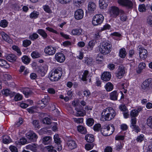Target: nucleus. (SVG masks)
<instances>
[{
    "label": "nucleus",
    "instance_id": "15",
    "mask_svg": "<svg viewBox=\"0 0 152 152\" xmlns=\"http://www.w3.org/2000/svg\"><path fill=\"white\" fill-rule=\"evenodd\" d=\"M26 148L33 152H36L38 149L39 146L37 144L32 143L29 144L26 147Z\"/></svg>",
    "mask_w": 152,
    "mask_h": 152
},
{
    "label": "nucleus",
    "instance_id": "6",
    "mask_svg": "<svg viewBox=\"0 0 152 152\" xmlns=\"http://www.w3.org/2000/svg\"><path fill=\"white\" fill-rule=\"evenodd\" d=\"M118 2L120 5L128 9H132V7L133 3L129 0H118Z\"/></svg>",
    "mask_w": 152,
    "mask_h": 152
},
{
    "label": "nucleus",
    "instance_id": "63",
    "mask_svg": "<svg viewBox=\"0 0 152 152\" xmlns=\"http://www.w3.org/2000/svg\"><path fill=\"white\" fill-rule=\"evenodd\" d=\"M92 61V59L91 58H87L85 60V62L88 65H91V63Z\"/></svg>",
    "mask_w": 152,
    "mask_h": 152
},
{
    "label": "nucleus",
    "instance_id": "33",
    "mask_svg": "<svg viewBox=\"0 0 152 152\" xmlns=\"http://www.w3.org/2000/svg\"><path fill=\"white\" fill-rule=\"evenodd\" d=\"M127 54V53L124 48L121 49L119 51V56L122 58H124Z\"/></svg>",
    "mask_w": 152,
    "mask_h": 152
},
{
    "label": "nucleus",
    "instance_id": "62",
    "mask_svg": "<svg viewBox=\"0 0 152 152\" xmlns=\"http://www.w3.org/2000/svg\"><path fill=\"white\" fill-rule=\"evenodd\" d=\"M27 142L26 139L25 138H22L20 140V142H19L20 144L23 145L26 143Z\"/></svg>",
    "mask_w": 152,
    "mask_h": 152
},
{
    "label": "nucleus",
    "instance_id": "12",
    "mask_svg": "<svg viewBox=\"0 0 152 152\" xmlns=\"http://www.w3.org/2000/svg\"><path fill=\"white\" fill-rule=\"evenodd\" d=\"M152 85V79L150 78L144 81L142 84L141 86L142 88L144 89H148L149 88L150 86Z\"/></svg>",
    "mask_w": 152,
    "mask_h": 152
},
{
    "label": "nucleus",
    "instance_id": "34",
    "mask_svg": "<svg viewBox=\"0 0 152 152\" xmlns=\"http://www.w3.org/2000/svg\"><path fill=\"white\" fill-rule=\"evenodd\" d=\"M37 33L41 35L44 38H46L47 37V34L45 31L42 29H39L37 31Z\"/></svg>",
    "mask_w": 152,
    "mask_h": 152
},
{
    "label": "nucleus",
    "instance_id": "54",
    "mask_svg": "<svg viewBox=\"0 0 152 152\" xmlns=\"http://www.w3.org/2000/svg\"><path fill=\"white\" fill-rule=\"evenodd\" d=\"M72 0H58V2L62 4H64L69 3Z\"/></svg>",
    "mask_w": 152,
    "mask_h": 152
},
{
    "label": "nucleus",
    "instance_id": "32",
    "mask_svg": "<svg viewBox=\"0 0 152 152\" xmlns=\"http://www.w3.org/2000/svg\"><path fill=\"white\" fill-rule=\"evenodd\" d=\"M77 130L82 134H86L87 133L86 129L82 126H77Z\"/></svg>",
    "mask_w": 152,
    "mask_h": 152
},
{
    "label": "nucleus",
    "instance_id": "60",
    "mask_svg": "<svg viewBox=\"0 0 152 152\" xmlns=\"http://www.w3.org/2000/svg\"><path fill=\"white\" fill-rule=\"evenodd\" d=\"M9 149L11 152H18L17 148L14 146H11L9 147Z\"/></svg>",
    "mask_w": 152,
    "mask_h": 152
},
{
    "label": "nucleus",
    "instance_id": "10",
    "mask_svg": "<svg viewBox=\"0 0 152 152\" xmlns=\"http://www.w3.org/2000/svg\"><path fill=\"white\" fill-rule=\"evenodd\" d=\"M26 137L28 139L32 142L36 141L38 138V136L36 134L32 132L27 133L26 134Z\"/></svg>",
    "mask_w": 152,
    "mask_h": 152
},
{
    "label": "nucleus",
    "instance_id": "11",
    "mask_svg": "<svg viewBox=\"0 0 152 152\" xmlns=\"http://www.w3.org/2000/svg\"><path fill=\"white\" fill-rule=\"evenodd\" d=\"M125 73L124 68L121 66H119L115 73V75L117 77L121 79L124 76Z\"/></svg>",
    "mask_w": 152,
    "mask_h": 152
},
{
    "label": "nucleus",
    "instance_id": "42",
    "mask_svg": "<svg viewBox=\"0 0 152 152\" xmlns=\"http://www.w3.org/2000/svg\"><path fill=\"white\" fill-rule=\"evenodd\" d=\"M139 111L136 110H132L130 113V116L131 118L135 117L138 115Z\"/></svg>",
    "mask_w": 152,
    "mask_h": 152
},
{
    "label": "nucleus",
    "instance_id": "30",
    "mask_svg": "<svg viewBox=\"0 0 152 152\" xmlns=\"http://www.w3.org/2000/svg\"><path fill=\"white\" fill-rule=\"evenodd\" d=\"M0 66H4L5 68H8L10 66L5 60L0 58Z\"/></svg>",
    "mask_w": 152,
    "mask_h": 152
},
{
    "label": "nucleus",
    "instance_id": "22",
    "mask_svg": "<svg viewBox=\"0 0 152 152\" xmlns=\"http://www.w3.org/2000/svg\"><path fill=\"white\" fill-rule=\"evenodd\" d=\"M52 140V138L50 136H45L42 138V143L45 145L50 144Z\"/></svg>",
    "mask_w": 152,
    "mask_h": 152
},
{
    "label": "nucleus",
    "instance_id": "1",
    "mask_svg": "<svg viewBox=\"0 0 152 152\" xmlns=\"http://www.w3.org/2000/svg\"><path fill=\"white\" fill-rule=\"evenodd\" d=\"M116 115L115 110L112 108H107L102 112L101 119L103 121H109L113 118Z\"/></svg>",
    "mask_w": 152,
    "mask_h": 152
},
{
    "label": "nucleus",
    "instance_id": "59",
    "mask_svg": "<svg viewBox=\"0 0 152 152\" xmlns=\"http://www.w3.org/2000/svg\"><path fill=\"white\" fill-rule=\"evenodd\" d=\"M22 99V96L19 94H17L15 96L14 99L16 101L21 100Z\"/></svg>",
    "mask_w": 152,
    "mask_h": 152
},
{
    "label": "nucleus",
    "instance_id": "23",
    "mask_svg": "<svg viewBox=\"0 0 152 152\" xmlns=\"http://www.w3.org/2000/svg\"><path fill=\"white\" fill-rule=\"evenodd\" d=\"M2 93L3 94L6 96L10 95L11 96H12L15 95V93L14 92H12L9 89L3 90L2 91Z\"/></svg>",
    "mask_w": 152,
    "mask_h": 152
},
{
    "label": "nucleus",
    "instance_id": "43",
    "mask_svg": "<svg viewBox=\"0 0 152 152\" xmlns=\"http://www.w3.org/2000/svg\"><path fill=\"white\" fill-rule=\"evenodd\" d=\"M3 142L5 144H8L11 142V140L10 137L8 136H5L3 137Z\"/></svg>",
    "mask_w": 152,
    "mask_h": 152
},
{
    "label": "nucleus",
    "instance_id": "31",
    "mask_svg": "<svg viewBox=\"0 0 152 152\" xmlns=\"http://www.w3.org/2000/svg\"><path fill=\"white\" fill-rule=\"evenodd\" d=\"M146 66V64L145 63L141 62L140 63L138 66V69L137 71L138 73H140L142 70L144 69Z\"/></svg>",
    "mask_w": 152,
    "mask_h": 152
},
{
    "label": "nucleus",
    "instance_id": "3",
    "mask_svg": "<svg viewBox=\"0 0 152 152\" xmlns=\"http://www.w3.org/2000/svg\"><path fill=\"white\" fill-rule=\"evenodd\" d=\"M111 48L112 45L110 42H104L100 44L99 50L102 54L106 55L111 52Z\"/></svg>",
    "mask_w": 152,
    "mask_h": 152
},
{
    "label": "nucleus",
    "instance_id": "24",
    "mask_svg": "<svg viewBox=\"0 0 152 152\" xmlns=\"http://www.w3.org/2000/svg\"><path fill=\"white\" fill-rule=\"evenodd\" d=\"M83 33V30L81 28H77L72 30V33L73 35H80Z\"/></svg>",
    "mask_w": 152,
    "mask_h": 152
},
{
    "label": "nucleus",
    "instance_id": "49",
    "mask_svg": "<svg viewBox=\"0 0 152 152\" xmlns=\"http://www.w3.org/2000/svg\"><path fill=\"white\" fill-rule=\"evenodd\" d=\"M147 23L150 26H152V16H149L147 18Z\"/></svg>",
    "mask_w": 152,
    "mask_h": 152
},
{
    "label": "nucleus",
    "instance_id": "51",
    "mask_svg": "<svg viewBox=\"0 0 152 152\" xmlns=\"http://www.w3.org/2000/svg\"><path fill=\"white\" fill-rule=\"evenodd\" d=\"M101 125L100 124H96L94 126V129L95 131H98L100 130Z\"/></svg>",
    "mask_w": 152,
    "mask_h": 152
},
{
    "label": "nucleus",
    "instance_id": "39",
    "mask_svg": "<svg viewBox=\"0 0 152 152\" xmlns=\"http://www.w3.org/2000/svg\"><path fill=\"white\" fill-rule=\"evenodd\" d=\"M22 61L25 64H28L30 61V59L26 56H24L22 58Z\"/></svg>",
    "mask_w": 152,
    "mask_h": 152
},
{
    "label": "nucleus",
    "instance_id": "7",
    "mask_svg": "<svg viewBox=\"0 0 152 152\" xmlns=\"http://www.w3.org/2000/svg\"><path fill=\"white\" fill-rule=\"evenodd\" d=\"M110 16L113 18H116L119 15V10L118 7L115 6H112L109 9Z\"/></svg>",
    "mask_w": 152,
    "mask_h": 152
},
{
    "label": "nucleus",
    "instance_id": "52",
    "mask_svg": "<svg viewBox=\"0 0 152 152\" xmlns=\"http://www.w3.org/2000/svg\"><path fill=\"white\" fill-rule=\"evenodd\" d=\"M152 117H150L147 120V124L148 126L152 128Z\"/></svg>",
    "mask_w": 152,
    "mask_h": 152
},
{
    "label": "nucleus",
    "instance_id": "61",
    "mask_svg": "<svg viewBox=\"0 0 152 152\" xmlns=\"http://www.w3.org/2000/svg\"><path fill=\"white\" fill-rule=\"evenodd\" d=\"M95 42L94 40L90 41L88 43V46L90 47L91 50L93 47L94 46Z\"/></svg>",
    "mask_w": 152,
    "mask_h": 152
},
{
    "label": "nucleus",
    "instance_id": "28",
    "mask_svg": "<svg viewBox=\"0 0 152 152\" xmlns=\"http://www.w3.org/2000/svg\"><path fill=\"white\" fill-rule=\"evenodd\" d=\"M148 8H149V4H147L145 7L144 4H140L139 6V11L140 12H145Z\"/></svg>",
    "mask_w": 152,
    "mask_h": 152
},
{
    "label": "nucleus",
    "instance_id": "18",
    "mask_svg": "<svg viewBox=\"0 0 152 152\" xmlns=\"http://www.w3.org/2000/svg\"><path fill=\"white\" fill-rule=\"evenodd\" d=\"M68 148L69 149L72 150L76 148L77 144L75 142L72 140H69L67 142Z\"/></svg>",
    "mask_w": 152,
    "mask_h": 152
},
{
    "label": "nucleus",
    "instance_id": "55",
    "mask_svg": "<svg viewBox=\"0 0 152 152\" xmlns=\"http://www.w3.org/2000/svg\"><path fill=\"white\" fill-rule=\"evenodd\" d=\"M74 121L77 124H80L83 122V118H73Z\"/></svg>",
    "mask_w": 152,
    "mask_h": 152
},
{
    "label": "nucleus",
    "instance_id": "44",
    "mask_svg": "<svg viewBox=\"0 0 152 152\" xmlns=\"http://www.w3.org/2000/svg\"><path fill=\"white\" fill-rule=\"evenodd\" d=\"M54 141L58 145H60L61 142V141L60 140V138L59 137L58 135L55 134L54 136Z\"/></svg>",
    "mask_w": 152,
    "mask_h": 152
},
{
    "label": "nucleus",
    "instance_id": "16",
    "mask_svg": "<svg viewBox=\"0 0 152 152\" xmlns=\"http://www.w3.org/2000/svg\"><path fill=\"white\" fill-rule=\"evenodd\" d=\"M111 77V74L109 72H105L101 75L102 79L104 81H107L109 80Z\"/></svg>",
    "mask_w": 152,
    "mask_h": 152
},
{
    "label": "nucleus",
    "instance_id": "8",
    "mask_svg": "<svg viewBox=\"0 0 152 152\" xmlns=\"http://www.w3.org/2000/svg\"><path fill=\"white\" fill-rule=\"evenodd\" d=\"M56 48L51 46H48L44 49V52L48 55H53L55 54L56 52Z\"/></svg>",
    "mask_w": 152,
    "mask_h": 152
},
{
    "label": "nucleus",
    "instance_id": "46",
    "mask_svg": "<svg viewBox=\"0 0 152 152\" xmlns=\"http://www.w3.org/2000/svg\"><path fill=\"white\" fill-rule=\"evenodd\" d=\"M31 43V41L28 40H25L23 41V46L25 47H26L29 46Z\"/></svg>",
    "mask_w": 152,
    "mask_h": 152
},
{
    "label": "nucleus",
    "instance_id": "4",
    "mask_svg": "<svg viewBox=\"0 0 152 152\" xmlns=\"http://www.w3.org/2000/svg\"><path fill=\"white\" fill-rule=\"evenodd\" d=\"M115 130L114 126L113 125H105L102 127L101 132L104 136H110L112 134Z\"/></svg>",
    "mask_w": 152,
    "mask_h": 152
},
{
    "label": "nucleus",
    "instance_id": "14",
    "mask_svg": "<svg viewBox=\"0 0 152 152\" xmlns=\"http://www.w3.org/2000/svg\"><path fill=\"white\" fill-rule=\"evenodd\" d=\"M83 16L84 12L81 9L77 10L75 11V18L77 20L82 19L83 18Z\"/></svg>",
    "mask_w": 152,
    "mask_h": 152
},
{
    "label": "nucleus",
    "instance_id": "29",
    "mask_svg": "<svg viewBox=\"0 0 152 152\" xmlns=\"http://www.w3.org/2000/svg\"><path fill=\"white\" fill-rule=\"evenodd\" d=\"M118 96V94L117 91H114L110 94V98L112 100H117Z\"/></svg>",
    "mask_w": 152,
    "mask_h": 152
},
{
    "label": "nucleus",
    "instance_id": "47",
    "mask_svg": "<svg viewBox=\"0 0 152 152\" xmlns=\"http://www.w3.org/2000/svg\"><path fill=\"white\" fill-rule=\"evenodd\" d=\"M144 138V135L142 134H140L137 136V138L136 139V140L138 142H141L143 140Z\"/></svg>",
    "mask_w": 152,
    "mask_h": 152
},
{
    "label": "nucleus",
    "instance_id": "48",
    "mask_svg": "<svg viewBox=\"0 0 152 152\" xmlns=\"http://www.w3.org/2000/svg\"><path fill=\"white\" fill-rule=\"evenodd\" d=\"M43 122L44 124H49L51 123V121L49 118L46 117L43 119Z\"/></svg>",
    "mask_w": 152,
    "mask_h": 152
},
{
    "label": "nucleus",
    "instance_id": "58",
    "mask_svg": "<svg viewBox=\"0 0 152 152\" xmlns=\"http://www.w3.org/2000/svg\"><path fill=\"white\" fill-rule=\"evenodd\" d=\"M85 115V113L83 110H81L80 111L76 113V115L78 116H83Z\"/></svg>",
    "mask_w": 152,
    "mask_h": 152
},
{
    "label": "nucleus",
    "instance_id": "38",
    "mask_svg": "<svg viewBox=\"0 0 152 152\" xmlns=\"http://www.w3.org/2000/svg\"><path fill=\"white\" fill-rule=\"evenodd\" d=\"M50 99V98L49 96H48V95H46L45 96V98L42 99L41 102H42L44 103V104H45L47 105L48 104V102H49Z\"/></svg>",
    "mask_w": 152,
    "mask_h": 152
},
{
    "label": "nucleus",
    "instance_id": "40",
    "mask_svg": "<svg viewBox=\"0 0 152 152\" xmlns=\"http://www.w3.org/2000/svg\"><path fill=\"white\" fill-rule=\"evenodd\" d=\"M31 55L32 58H35L40 57L41 54L38 52L34 51L32 53Z\"/></svg>",
    "mask_w": 152,
    "mask_h": 152
},
{
    "label": "nucleus",
    "instance_id": "2",
    "mask_svg": "<svg viewBox=\"0 0 152 152\" xmlns=\"http://www.w3.org/2000/svg\"><path fill=\"white\" fill-rule=\"evenodd\" d=\"M62 74V70L60 67L53 69L49 74L50 79L52 81H57L61 78Z\"/></svg>",
    "mask_w": 152,
    "mask_h": 152
},
{
    "label": "nucleus",
    "instance_id": "27",
    "mask_svg": "<svg viewBox=\"0 0 152 152\" xmlns=\"http://www.w3.org/2000/svg\"><path fill=\"white\" fill-rule=\"evenodd\" d=\"M7 59L9 61L13 62L16 61L17 59V57L14 54H10L7 56Z\"/></svg>",
    "mask_w": 152,
    "mask_h": 152
},
{
    "label": "nucleus",
    "instance_id": "13",
    "mask_svg": "<svg viewBox=\"0 0 152 152\" xmlns=\"http://www.w3.org/2000/svg\"><path fill=\"white\" fill-rule=\"evenodd\" d=\"M55 58L56 60L60 63L63 62L65 59V56L61 53H56L55 55Z\"/></svg>",
    "mask_w": 152,
    "mask_h": 152
},
{
    "label": "nucleus",
    "instance_id": "21",
    "mask_svg": "<svg viewBox=\"0 0 152 152\" xmlns=\"http://www.w3.org/2000/svg\"><path fill=\"white\" fill-rule=\"evenodd\" d=\"M0 35L2 38L5 41L9 43L11 42L12 40L10 38L9 36L5 32H1Z\"/></svg>",
    "mask_w": 152,
    "mask_h": 152
},
{
    "label": "nucleus",
    "instance_id": "56",
    "mask_svg": "<svg viewBox=\"0 0 152 152\" xmlns=\"http://www.w3.org/2000/svg\"><path fill=\"white\" fill-rule=\"evenodd\" d=\"M32 124L35 128L39 129L40 127L39 121L37 120H34L32 122Z\"/></svg>",
    "mask_w": 152,
    "mask_h": 152
},
{
    "label": "nucleus",
    "instance_id": "20",
    "mask_svg": "<svg viewBox=\"0 0 152 152\" xmlns=\"http://www.w3.org/2000/svg\"><path fill=\"white\" fill-rule=\"evenodd\" d=\"M48 68L47 66L42 67L40 68L38 71V73L42 76L43 77L45 75L47 72Z\"/></svg>",
    "mask_w": 152,
    "mask_h": 152
},
{
    "label": "nucleus",
    "instance_id": "26",
    "mask_svg": "<svg viewBox=\"0 0 152 152\" xmlns=\"http://www.w3.org/2000/svg\"><path fill=\"white\" fill-rule=\"evenodd\" d=\"M85 139L87 142L91 143L94 141V136L91 134H87L85 137Z\"/></svg>",
    "mask_w": 152,
    "mask_h": 152
},
{
    "label": "nucleus",
    "instance_id": "9",
    "mask_svg": "<svg viewBox=\"0 0 152 152\" xmlns=\"http://www.w3.org/2000/svg\"><path fill=\"white\" fill-rule=\"evenodd\" d=\"M139 51L140 57L142 59H144L147 57V51L141 46H139L138 47Z\"/></svg>",
    "mask_w": 152,
    "mask_h": 152
},
{
    "label": "nucleus",
    "instance_id": "25",
    "mask_svg": "<svg viewBox=\"0 0 152 152\" xmlns=\"http://www.w3.org/2000/svg\"><path fill=\"white\" fill-rule=\"evenodd\" d=\"M96 9V5L93 2H90L88 6V9L91 12H92L95 10Z\"/></svg>",
    "mask_w": 152,
    "mask_h": 152
},
{
    "label": "nucleus",
    "instance_id": "50",
    "mask_svg": "<svg viewBox=\"0 0 152 152\" xmlns=\"http://www.w3.org/2000/svg\"><path fill=\"white\" fill-rule=\"evenodd\" d=\"M12 48L13 50L17 52L18 55L20 56L21 55L22 53L20 49L18 47L15 46H13L12 47Z\"/></svg>",
    "mask_w": 152,
    "mask_h": 152
},
{
    "label": "nucleus",
    "instance_id": "57",
    "mask_svg": "<svg viewBox=\"0 0 152 152\" xmlns=\"http://www.w3.org/2000/svg\"><path fill=\"white\" fill-rule=\"evenodd\" d=\"M31 91L28 89L24 90L23 91V93L25 96L27 97L28 96L31 94Z\"/></svg>",
    "mask_w": 152,
    "mask_h": 152
},
{
    "label": "nucleus",
    "instance_id": "45",
    "mask_svg": "<svg viewBox=\"0 0 152 152\" xmlns=\"http://www.w3.org/2000/svg\"><path fill=\"white\" fill-rule=\"evenodd\" d=\"M7 25L8 22L6 20H4L1 21L0 25L1 27L5 28L7 26Z\"/></svg>",
    "mask_w": 152,
    "mask_h": 152
},
{
    "label": "nucleus",
    "instance_id": "5",
    "mask_svg": "<svg viewBox=\"0 0 152 152\" xmlns=\"http://www.w3.org/2000/svg\"><path fill=\"white\" fill-rule=\"evenodd\" d=\"M104 19V17L101 14H98L95 15L93 17L92 23L94 26L101 24Z\"/></svg>",
    "mask_w": 152,
    "mask_h": 152
},
{
    "label": "nucleus",
    "instance_id": "36",
    "mask_svg": "<svg viewBox=\"0 0 152 152\" xmlns=\"http://www.w3.org/2000/svg\"><path fill=\"white\" fill-rule=\"evenodd\" d=\"M106 90L108 91H112L113 89V85L111 83L108 82L105 86Z\"/></svg>",
    "mask_w": 152,
    "mask_h": 152
},
{
    "label": "nucleus",
    "instance_id": "64",
    "mask_svg": "<svg viewBox=\"0 0 152 152\" xmlns=\"http://www.w3.org/2000/svg\"><path fill=\"white\" fill-rule=\"evenodd\" d=\"M46 148L49 152H57L55 150L53 149V147L52 146H48Z\"/></svg>",
    "mask_w": 152,
    "mask_h": 152
},
{
    "label": "nucleus",
    "instance_id": "35",
    "mask_svg": "<svg viewBox=\"0 0 152 152\" xmlns=\"http://www.w3.org/2000/svg\"><path fill=\"white\" fill-rule=\"evenodd\" d=\"M89 72L88 70H85L84 71L82 75L81 79L83 81H86L87 80V78L88 77Z\"/></svg>",
    "mask_w": 152,
    "mask_h": 152
},
{
    "label": "nucleus",
    "instance_id": "17",
    "mask_svg": "<svg viewBox=\"0 0 152 152\" xmlns=\"http://www.w3.org/2000/svg\"><path fill=\"white\" fill-rule=\"evenodd\" d=\"M110 0H99V6L101 9H105L107 7Z\"/></svg>",
    "mask_w": 152,
    "mask_h": 152
},
{
    "label": "nucleus",
    "instance_id": "19",
    "mask_svg": "<svg viewBox=\"0 0 152 152\" xmlns=\"http://www.w3.org/2000/svg\"><path fill=\"white\" fill-rule=\"evenodd\" d=\"M120 20L122 22L126 21L128 19V17L127 15L123 11H121L119 15Z\"/></svg>",
    "mask_w": 152,
    "mask_h": 152
},
{
    "label": "nucleus",
    "instance_id": "37",
    "mask_svg": "<svg viewBox=\"0 0 152 152\" xmlns=\"http://www.w3.org/2000/svg\"><path fill=\"white\" fill-rule=\"evenodd\" d=\"M94 120L93 118H88L86 120V124L88 126H91L94 124Z\"/></svg>",
    "mask_w": 152,
    "mask_h": 152
},
{
    "label": "nucleus",
    "instance_id": "53",
    "mask_svg": "<svg viewBox=\"0 0 152 152\" xmlns=\"http://www.w3.org/2000/svg\"><path fill=\"white\" fill-rule=\"evenodd\" d=\"M39 37V35L36 33H34L32 35L29 36V38L31 39L34 40L37 38Z\"/></svg>",
    "mask_w": 152,
    "mask_h": 152
},
{
    "label": "nucleus",
    "instance_id": "41",
    "mask_svg": "<svg viewBox=\"0 0 152 152\" xmlns=\"http://www.w3.org/2000/svg\"><path fill=\"white\" fill-rule=\"evenodd\" d=\"M39 15V12L34 11L30 14V17L31 18H36L38 17Z\"/></svg>",
    "mask_w": 152,
    "mask_h": 152
}]
</instances>
